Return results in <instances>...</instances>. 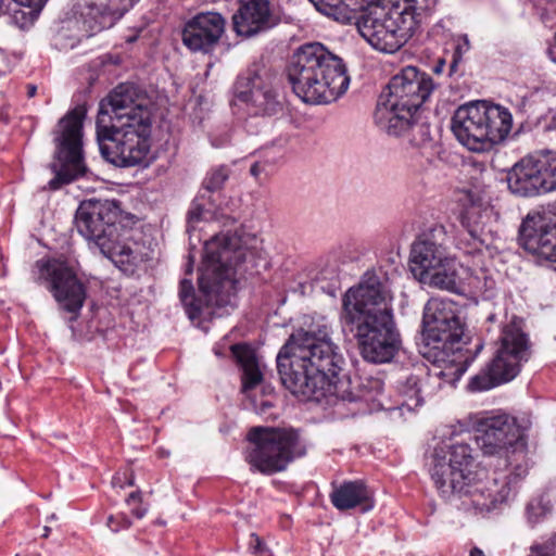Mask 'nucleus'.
<instances>
[{
    "mask_svg": "<svg viewBox=\"0 0 556 556\" xmlns=\"http://www.w3.org/2000/svg\"><path fill=\"white\" fill-rule=\"evenodd\" d=\"M121 210L115 201L90 199L83 201L75 214L77 231L115 265L123 267L137 260L132 243L119 230Z\"/></svg>",
    "mask_w": 556,
    "mask_h": 556,
    "instance_id": "nucleus-9",
    "label": "nucleus"
},
{
    "mask_svg": "<svg viewBox=\"0 0 556 556\" xmlns=\"http://www.w3.org/2000/svg\"><path fill=\"white\" fill-rule=\"evenodd\" d=\"M470 556H485L484 552L479 547H473L470 551Z\"/></svg>",
    "mask_w": 556,
    "mask_h": 556,
    "instance_id": "nucleus-48",
    "label": "nucleus"
},
{
    "mask_svg": "<svg viewBox=\"0 0 556 556\" xmlns=\"http://www.w3.org/2000/svg\"><path fill=\"white\" fill-rule=\"evenodd\" d=\"M447 375L445 370L434 366L422 379L417 375L408 376L401 387V392L405 397L403 405L409 409L420 406L426 397L433 395L441 388V380Z\"/></svg>",
    "mask_w": 556,
    "mask_h": 556,
    "instance_id": "nucleus-26",
    "label": "nucleus"
},
{
    "mask_svg": "<svg viewBox=\"0 0 556 556\" xmlns=\"http://www.w3.org/2000/svg\"><path fill=\"white\" fill-rule=\"evenodd\" d=\"M511 193L530 198L556 190V152L541 150L517 162L507 173Z\"/></svg>",
    "mask_w": 556,
    "mask_h": 556,
    "instance_id": "nucleus-15",
    "label": "nucleus"
},
{
    "mask_svg": "<svg viewBox=\"0 0 556 556\" xmlns=\"http://www.w3.org/2000/svg\"><path fill=\"white\" fill-rule=\"evenodd\" d=\"M528 556H556V533H553L544 542L533 543Z\"/></svg>",
    "mask_w": 556,
    "mask_h": 556,
    "instance_id": "nucleus-35",
    "label": "nucleus"
},
{
    "mask_svg": "<svg viewBox=\"0 0 556 556\" xmlns=\"http://www.w3.org/2000/svg\"><path fill=\"white\" fill-rule=\"evenodd\" d=\"M105 105L99 108L96 128L102 156L118 167H132L147 161L150 151L152 119L146 113L134 122L108 123Z\"/></svg>",
    "mask_w": 556,
    "mask_h": 556,
    "instance_id": "nucleus-10",
    "label": "nucleus"
},
{
    "mask_svg": "<svg viewBox=\"0 0 556 556\" xmlns=\"http://www.w3.org/2000/svg\"><path fill=\"white\" fill-rule=\"evenodd\" d=\"M225 25V18L217 12L199 13L186 23L182 42L193 52L207 53L218 43Z\"/></svg>",
    "mask_w": 556,
    "mask_h": 556,
    "instance_id": "nucleus-23",
    "label": "nucleus"
},
{
    "mask_svg": "<svg viewBox=\"0 0 556 556\" xmlns=\"http://www.w3.org/2000/svg\"><path fill=\"white\" fill-rule=\"evenodd\" d=\"M231 353L242 368V392L245 393L263 379L255 351L248 344H233Z\"/></svg>",
    "mask_w": 556,
    "mask_h": 556,
    "instance_id": "nucleus-29",
    "label": "nucleus"
},
{
    "mask_svg": "<svg viewBox=\"0 0 556 556\" xmlns=\"http://www.w3.org/2000/svg\"><path fill=\"white\" fill-rule=\"evenodd\" d=\"M543 23L556 16V0H529Z\"/></svg>",
    "mask_w": 556,
    "mask_h": 556,
    "instance_id": "nucleus-34",
    "label": "nucleus"
},
{
    "mask_svg": "<svg viewBox=\"0 0 556 556\" xmlns=\"http://www.w3.org/2000/svg\"><path fill=\"white\" fill-rule=\"evenodd\" d=\"M518 241L526 251L556 262V223L551 225L543 215H527L520 225Z\"/></svg>",
    "mask_w": 556,
    "mask_h": 556,
    "instance_id": "nucleus-21",
    "label": "nucleus"
},
{
    "mask_svg": "<svg viewBox=\"0 0 556 556\" xmlns=\"http://www.w3.org/2000/svg\"><path fill=\"white\" fill-rule=\"evenodd\" d=\"M448 448L447 463L435 452L431 478L443 498L458 497L465 509L472 508L479 514L489 513L506 501L528 472L522 464H517L508 475L493 472L489 476L484 470L472 471V450L468 444L457 442Z\"/></svg>",
    "mask_w": 556,
    "mask_h": 556,
    "instance_id": "nucleus-3",
    "label": "nucleus"
},
{
    "mask_svg": "<svg viewBox=\"0 0 556 556\" xmlns=\"http://www.w3.org/2000/svg\"><path fill=\"white\" fill-rule=\"evenodd\" d=\"M435 89L431 76L415 66H406L394 75L380 94L374 119L391 136L412 130L414 144L430 146L429 126L416 122V113Z\"/></svg>",
    "mask_w": 556,
    "mask_h": 556,
    "instance_id": "nucleus-4",
    "label": "nucleus"
},
{
    "mask_svg": "<svg viewBox=\"0 0 556 556\" xmlns=\"http://www.w3.org/2000/svg\"><path fill=\"white\" fill-rule=\"evenodd\" d=\"M186 273L187 274H191L192 273V260L191 258H190L189 264L187 265Z\"/></svg>",
    "mask_w": 556,
    "mask_h": 556,
    "instance_id": "nucleus-49",
    "label": "nucleus"
},
{
    "mask_svg": "<svg viewBox=\"0 0 556 556\" xmlns=\"http://www.w3.org/2000/svg\"><path fill=\"white\" fill-rule=\"evenodd\" d=\"M248 254L236 235L219 233L205 241L199 288L206 306L233 305L236 268L247 261Z\"/></svg>",
    "mask_w": 556,
    "mask_h": 556,
    "instance_id": "nucleus-8",
    "label": "nucleus"
},
{
    "mask_svg": "<svg viewBox=\"0 0 556 556\" xmlns=\"http://www.w3.org/2000/svg\"><path fill=\"white\" fill-rule=\"evenodd\" d=\"M148 509L146 507H140V508H134L131 510L132 515L136 516L138 519H141L146 516Z\"/></svg>",
    "mask_w": 556,
    "mask_h": 556,
    "instance_id": "nucleus-44",
    "label": "nucleus"
},
{
    "mask_svg": "<svg viewBox=\"0 0 556 556\" xmlns=\"http://www.w3.org/2000/svg\"><path fill=\"white\" fill-rule=\"evenodd\" d=\"M513 116L503 105L475 101L460 105L452 117L451 128L460 144L473 152H483L506 139Z\"/></svg>",
    "mask_w": 556,
    "mask_h": 556,
    "instance_id": "nucleus-11",
    "label": "nucleus"
},
{
    "mask_svg": "<svg viewBox=\"0 0 556 556\" xmlns=\"http://www.w3.org/2000/svg\"><path fill=\"white\" fill-rule=\"evenodd\" d=\"M233 93L240 101L249 103L256 115L273 116L282 111L277 91L256 71L239 76Z\"/></svg>",
    "mask_w": 556,
    "mask_h": 556,
    "instance_id": "nucleus-19",
    "label": "nucleus"
},
{
    "mask_svg": "<svg viewBox=\"0 0 556 556\" xmlns=\"http://www.w3.org/2000/svg\"><path fill=\"white\" fill-rule=\"evenodd\" d=\"M230 169L226 165H219L207 172L203 182L202 190L200 193L214 197V193L222 190L225 182L228 180Z\"/></svg>",
    "mask_w": 556,
    "mask_h": 556,
    "instance_id": "nucleus-32",
    "label": "nucleus"
},
{
    "mask_svg": "<svg viewBox=\"0 0 556 556\" xmlns=\"http://www.w3.org/2000/svg\"><path fill=\"white\" fill-rule=\"evenodd\" d=\"M16 7L42 9L43 5L27 4L20 0H0V15L11 14Z\"/></svg>",
    "mask_w": 556,
    "mask_h": 556,
    "instance_id": "nucleus-38",
    "label": "nucleus"
},
{
    "mask_svg": "<svg viewBox=\"0 0 556 556\" xmlns=\"http://www.w3.org/2000/svg\"><path fill=\"white\" fill-rule=\"evenodd\" d=\"M417 0L366 1L357 17L361 36L377 51L392 54L399 51L419 28Z\"/></svg>",
    "mask_w": 556,
    "mask_h": 556,
    "instance_id": "nucleus-7",
    "label": "nucleus"
},
{
    "mask_svg": "<svg viewBox=\"0 0 556 556\" xmlns=\"http://www.w3.org/2000/svg\"><path fill=\"white\" fill-rule=\"evenodd\" d=\"M552 511L551 501L544 495L532 498L526 508L527 520L534 527Z\"/></svg>",
    "mask_w": 556,
    "mask_h": 556,
    "instance_id": "nucleus-33",
    "label": "nucleus"
},
{
    "mask_svg": "<svg viewBox=\"0 0 556 556\" xmlns=\"http://www.w3.org/2000/svg\"><path fill=\"white\" fill-rule=\"evenodd\" d=\"M249 547L256 556H271L270 552L265 546L262 539L255 533L251 534Z\"/></svg>",
    "mask_w": 556,
    "mask_h": 556,
    "instance_id": "nucleus-40",
    "label": "nucleus"
},
{
    "mask_svg": "<svg viewBox=\"0 0 556 556\" xmlns=\"http://www.w3.org/2000/svg\"><path fill=\"white\" fill-rule=\"evenodd\" d=\"M470 49V42L467 35H462L456 39L455 49L450 64V73L456 72L458 63L462 62L463 55Z\"/></svg>",
    "mask_w": 556,
    "mask_h": 556,
    "instance_id": "nucleus-36",
    "label": "nucleus"
},
{
    "mask_svg": "<svg viewBox=\"0 0 556 556\" xmlns=\"http://www.w3.org/2000/svg\"><path fill=\"white\" fill-rule=\"evenodd\" d=\"M126 502H127L128 505H131V503H134V502H141V492L140 491L131 492L128 495Z\"/></svg>",
    "mask_w": 556,
    "mask_h": 556,
    "instance_id": "nucleus-43",
    "label": "nucleus"
},
{
    "mask_svg": "<svg viewBox=\"0 0 556 556\" xmlns=\"http://www.w3.org/2000/svg\"><path fill=\"white\" fill-rule=\"evenodd\" d=\"M179 298L190 319L194 320L201 316L204 303L201 299H197L194 287L190 279H181L179 285Z\"/></svg>",
    "mask_w": 556,
    "mask_h": 556,
    "instance_id": "nucleus-31",
    "label": "nucleus"
},
{
    "mask_svg": "<svg viewBox=\"0 0 556 556\" xmlns=\"http://www.w3.org/2000/svg\"><path fill=\"white\" fill-rule=\"evenodd\" d=\"M392 291L387 273L367 270L342 299L341 323L351 326L362 357L374 364L391 362L401 348Z\"/></svg>",
    "mask_w": 556,
    "mask_h": 556,
    "instance_id": "nucleus-2",
    "label": "nucleus"
},
{
    "mask_svg": "<svg viewBox=\"0 0 556 556\" xmlns=\"http://www.w3.org/2000/svg\"><path fill=\"white\" fill-rule=\"evenodd\" d=\"M470 422L476 432V442L485 455H495L502 452L507 454L509 447L525 458L523 429L517 419L507 414L477 413L471 415Z\"/></svg>",
    "mask_w": 556,
    "mask_h": 556,
    "instance_id": "nucleus-16",
    "label": "nucleus"
},
{
    "mask_svg": "<svg viewBox=\"0 0 556 556\" xmlns=\"http://www.w3.org/2000/svg\"><path fill=\"white\" fill-rule=\"evenodd\" d=\"M220 194L216 197L199 193L192 201L190 208L187 213V231L191 232L197 229L198 225L202 222L212 219H226L235 223L237 217L233 215V210L230 207L229 201L225 204L217 203Z\"/></svg>",
    "mask_w": 556,
    "mask_h": 556,
    "instance_id": "nucleus-24",
    "label": "nucleus"
},
{
    "mask_svg": "<svg viewBox=\"0 0 556 556\" xmlns=\"http://www.w3.org/2000/svg\"><path fill=\"white\" fill-rule=\"evenodd\" d=\"M457 202L463 210L459 214V222L464 228L459 242L467 243L466 253L480 252L483 248L490 249L494 245L496 236L488 229L482 220L481 197L472 190H459Z\"/></svg>",
    "mask_w": 556,
    "mask_h": 556,
    "instance_id": "nucleus-18",
    "label": "nucleus"
},
{
    "mask_svg": "<svg viewBox=\"0 0 556 556\" xmlns=\"http://www.w3.org/2000/svg\"><path fill=\"white\" fill-rule=\"evenodd\" d=\"M86 115L84 108H75L62 117L54 130L55 162L52 169L55 173L49 181L53 190L67 185L87 173L83 155V122Z\"/></svg>",
    "mask_w": 556,
    "mask_h": 556,
    "instance_id": "nucleus-14",
    "label": "nucleus"
},
{
    "mask_svg": "<svg viewBox=\"0 0 556 556\" xmlns=\"http://www.w3.org/2000/svg\"><path fill=\"white\" fill-rule=\"evenodd\" d=\"M37 92V87L35 85H27V97L33 98Z\"/></svg>",
    "mask_w": 556,
    "mask_h": 556,
    "instance_id": "nucleus-47",
    "label": "nucleus"
},
{
    "mask_svg": "<svg viewBox=\"0 0 556 556\" xmlns=\"http://www.w3.org/2000/svg\"><path fill=\"white\" fill-rule=\"evenodd\" d=\"M444 66H445V61L443 59H439L437 64L433 67V72L435 74H441L443 72Z\"/></svg>",
    "mask_w": 556,
    "mask_h": 556,
    "instance_id": "nucleus-45",
    "label": "nucleus"
},
{
    "mask_svg": "<svg viewBox=\"0 0 556 556\" xmlns=\"http://www.w3.org/2000/svg\"><path fill=\"white\" fill-rule=\"evenodd\" d=\"M293 93L308 104H327L343 96L350 86L344 61L324 45L301 46L286 68Z\"/></svg>",
    "mask_w": 556,
    "mask_h": 556,
    "instance_id": "nucleus-5",
    "label": "nucleus"
},
{
    "mask_svg": "<svg viewBox=\"0 0 556 556\" xmlns=\"http://www.w3.org/2000/svg\"><path fill=\"white\" fill-rule=\"evenodd\" d=\"M434 233L425 235L414 242L410 251V266L415 276L425 277L448 257L446 249L434 240Z\"/></svg>",
    "mask_w": 556,
    "mask_h": 556,
    "instance_id": "nucleus-25",
    "label": "nucleus"
},
{
    "mask_svg": "<svg viewBox=\"0 0 556 556\" xmlns=\"http://www.w3.org/2000/svg\"><path fill=\"white\" fill-rule=\"evenodd\" d=\"M102 104L109 111V114L105 115L108 123L119 122V119L134 122L143 113L148 115V119H152L150 100L134 84L125 83L118 85L109 94L108 101H102L100 106Z\"/></svg>",
    "mask_w": 556,
    "mask_h": 556,
    "instance_id": "nucleus-20",
    "label": "nucleus"
},
{
    "mask_svg": "<svg viewBox=\"0 0 556 556\" xmlns=\"http://www.w3.org/2000/svg\"><path fill=\"white\" fill-rule=\"evenodd\" d=\"M420 281L441 290L456 292L459 286L456 260L451 256L446 257V261L438 265L435 269L421 277Z\"/></svg>",
    "mask_w": 556,
    "mask_h": 556,
    "instance_id": "nucleus-30",
    "label": "nucleus"
},
{
    "mask_svg": "<svg viewBox=\"0 0 556 556\" xmlns=\"http://www.w3.org/2000/svg\"><path fill=\"white\" fill-rule=\"evenodd\" d=\"M45 532H43V536L47 538L49 535V532H50V528L49 527H45Z\"/></svg>",
    "mask_w": 556,
    "mask_h": 556,
    "instance_id": "nucleus-51",
    "label": "nucleus"
},
{
    "mask_svg": "<svg viewBox=\"0 0 556 556\" xmlns=\"http://www.w3.org/2000/svg\"><path fill=\"white\" fill-rule=\"evenodd\" d=\"M273 164L269 160L255 161L250 167V174L260 180L263 175L267 177L271 173Z\"/></svg>",
    "mask_w": 556,
    "mask_h": 556,
    "instance_id": "nucleus-37",
    "label": "nucleus"
},
{
    "mask_svg": "<svg viewBox=\"0 0 556 556\" xmlns=\"http://www.w3.org/2000/svg\"><path fill=\"white\" fill-rule=\"evenodd\" d=\"M229 141H230V134L228 131H225L220 136H212L211 137L212 146H214L215 148H222V147L226 146Z\"/></svg>",
    "mask_w": 556,
    "mask_h": 556,
    "instance_id": "nucleus-42",
    "label": "nucleus"
},
{
    "mask_svg": "<svg viewBox=\"0 0 556 556\" xmlns=\"http://www.w3.org/2000/svg\"><path fill=\"white\" fill-rule=\"evenodd\" d=\"M370 498V491L362 480L344 481L333 486L330 493L331 504L339 510L364 505L363 510L367 511L372 507Z\"/></svg>",
    "mask_w": 556,
    "mask_h": 556,
    "instance_id": "nucleus-28",
    "label": "nucleus"
},
{
    "mask_svg": "<svg viewBox=\"0 0 556 556\" xmlns=\"http://www.w3.org/2000/svg\"><path fill=\"white\" fill-rule=\"evenodd\" d=\"M137 0H109L108 4L91 3L83 13L91 31L112 27Z\"/></svg>",
    "mask_w": 556,
    "mask_h": 556,
    "instance_id": "nucleus-27",
    "label": "nucleus"
},
{
    "mask_svg": "<svg viewBox=\"0 0 556 556\" xmlns=\"http://www.w3.org/2000/svg\"><path fill=\"white\" fill-rule=\"evenodd\" d=\"M422 324L420 353L434 365H448L454 379H459L483 344L478 342L473 354L464 349L465 326L458 306L448 299L432 298L425 306Z\"/></svg>",
    "mask_w": 556,
    "mask_h": 556,
    "instance_id": "nucleus-6",
    "label": "nucleus"
},
{
    "mask_svg": "<svg viewBox=\"0 0 556 556\" xmlns=\"http://www.w3.org/2000/svg\"><path fill=\"white\" fill-rule=\"evenodd\" d=\"M108 527L113 531L117 532L121 529H127L130 527V520L124 515L110 516L106 521Z\"/></svg>",
    "mask_w": 556,
    "mask_h": 556,
    "instance_id": "nucleus-39",
    "label": "nucleus"
},
{
    "mask_svg": "<svg viewBox=\"0 0 556 556\" xmlns=\"http://www.w3.org/2000/svg\"><path fill=\"white\" fill-rule=\"evenodd\" d=\"M112 484H113V486H118L121 489H123L125 486L119 475H116L113 477Z\"/></svg>",
    "mask_w": 556,
    "mask_h": 556,
    "instance_id": "nucleus-46",
    "label": "nucleus"
},
{
    "mask_svg": "<svg viewBox=\"0 0 556 556\" xmlns=\"http://www.w3.org/2000/svg\"><path fill=\"white\" fill-rule=\"evenodd\" d=\"M290 336L276 362L282 384L293 395L321 401L336 396L355 402L358 395L349 389L350 381L340 378L344 358L332 341V326L325 316H311Z\"/></svg>",
    "mask_w": 556,
    "mask_h": 556,
    "instance_id": "nucleus-1",
    "label": "nucleus"
},
{
    "mask_svg": "<svg viewBox=\"0 0 556 556\" xmlns=\"http://www.w3.org/2000/svg\"><path fill=\"white\" fill-rule=\"evenodd\" d=\"M37 281L46 285L60 306L75 315L84 306L87 290L66 261L41 258L36 262Z\"/></svg>",
    "mask_w": 556,
    "mask_h": 556,
    "instance_id": "nucleus-17",
    "label": "nucleus"
},
{
    "mask_svg": "<svg viewBox=\"0 0 556 556\" xmlns=\"http://www.w3.org/2000/svg\"><path fill=\"white\" fill-rule=\"evenodd\" d=\"M279 22L269 0L240 1L232 26L240 37L251 38L274 28Z\"/></svg>",
    "mask_w": 556,
    "mask_h": 556,
    "instance_id": "nucleus-22",
    "label": "nucleus"
},
{
    "mask_svg": "<svg viewBox=\"0 0 556 556\" xmlns=\"http://www.w3.org/2000/svg\"><path fill=\"white\" fill-rule=\"evenodd\" d=\"M126 484H127V485H129V486H130V485H134V477H132V475H131V473L129 475V478L127 479Z\"/></svg>",
    "mask_w": 556,
    "mask_h": 556,
    "instance_id": "nucleus-50",
    "label": "nucleus"
},
{
    "mask_svg": "<svg viewBox=\"0 0 556 556\" xmlns=\"http://www.w3.org/2000/svg\"><path fill=\"white\" fill-rule=\"evenodd\" d=\"M248 439L250 447L245 460L264 475L283 471L290 463L307 452L305 441L293 428L254 427L249 431Z\"/></svg>",
    "mask_w": 556,
    "mask_h": 556,
    "instance_id": "nucleus-13",
    "label": "nucleus"
},
{
    "mask_svg": "<svg viewBox=\"0 0 556 556\" xmlns=\"http://www.w3.org/2000/svg\"><path fill=\"white\" fill-rule=\"evenodd\" d=\"M530 356L529 336L523 331L521 321L514 317L503 327L494 356L470 379L468 389L481 392L513 380Z\"/></svg>",
    "mask_w": 556,
    "mask_h": 556,
    "instance_id": "nucleus-12",
    "label": "nucleus"
},
{
    "mask_svg": "<svg viewBox=\"0 0 556 556\" xmlns=\"http://www.w3.org/2000/svg\"><path fill=\"white\" fill-rule=\"evenodd\" d=\"M31 11L25 12L24 10H21L18 7H16L11 14L13 22L20 27H24L28 23V16L31 15Z\"/></svg>",
    "mask_w": 556,
    "mask_h": 556,
    "instance_id": "nucleus-41",
    "label": "nucleus"
}]
</instances>
